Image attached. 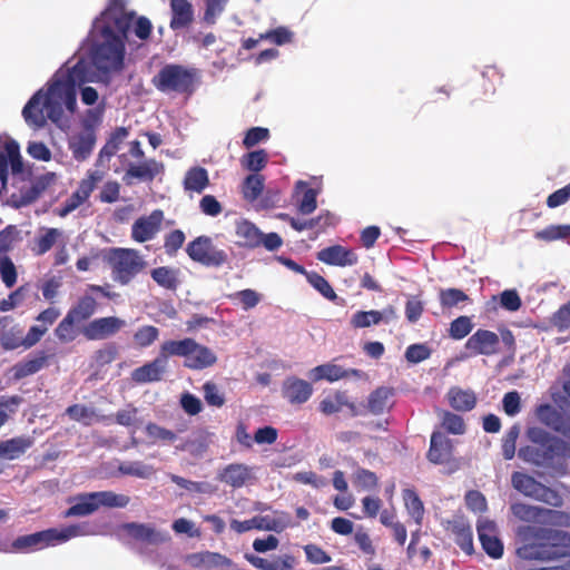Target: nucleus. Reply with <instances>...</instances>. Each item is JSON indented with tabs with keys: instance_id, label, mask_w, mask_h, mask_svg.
<instances>
[{
	"instance_id": "6e6d98bb",
	"label": "nucleus",
	"mask_w": 570,
	"mask_h": 570,
	"mask_svg": "<svg viewBox=\"0 0 570 570\" xmlns=\"http://www.w3.org/2000/svg\"><path fill=\"white\" fill-rule=\"evenodd\" d=\"M268 161V155L266 150L258 149L246 154L242 158V166L250 171H261Z\"/></svg>"
},
{
	"instance_id": "7c9ffc66",
	"label": "nucleus",
	"mask_w": 570,
	"mask_h": 570,
	"mask_svg": "<svg viewBox=\"0 0 570 570\" xmlns=\"http://www.w3.org/2000/svg\"><path fill=\"white\" fill-rule=\"evenodd\" d=\"M35 444V438L20 435L9 440L0 441V458L3 460H16L22 456Z\"/></svg>"
},
{
	"instance_id": "49530a36",
	"label": "nucleus",
	"mask_w": 570,
	"mask_h": 570,
	"mask_svg": "<svg viewBox=\"0 0 570 570\" xmlns=\"http://www.w3.org/2000/svg\"><path fill=\"white\" fill-rule=\"evenodd\" d=\"M118 472L122 475L149 479L156 473V470L150 464H145L140 461H134L120 463L118 466Z\"/></svg>"
},
{
	"instance_id": "4d7b16f0",
	"label": "nucleus",
	"mask_w": 570,
	"mask_h": 570,
	"mask_svg": "<svg viewBox=\"0 0 570 570\" xmlns=\"http://www.w3.org/2000/svg\"><path fill=\"white\" fill-rule=\"evenodd\" d=\"M159 337V330L154 325H144L134 334V342L140 348H146L154 344Z\"/></svg>"
},
{
	"instance_id": "e2e57ef3",
	"label": "nucleus",
	"mask_w": 570,
	"mask_h": 570,
	"mask_svg": "<svg viewBox=\"0 0 570 570\" xmlns=\"http://www.w3.org/2000/svg\"><path fill=\"white\" fill-rule=\"evenodd\" d=\"M520 435L519 424H513L502 439V455L505 460H512L515 455V444Z\"/></svg>"
},
{
	"instance_id": "dca6fc26",
	"label": "nucleus",
	"mask_w": 570,
	"mask_h": 570,
	"mask_svg": "<svg viewBox=\"0 0 570 570\" xmlns=\"http://www.w3.org/2000/svg\"><path fill=\"white\" fill-rule=\"evenodd\" d=\"M476 531L484 552L493 559H500L503 556V543L499 538L497 523L489 519H480Z\"/></svg>"
},
{
	"instance_id": "f3484780",
	"label": "nucleus",
	"mask_w": 570,
	"mask_h": 570,
	"mask_svg": "<svg viewBox=\"0 0 570 570\" xmlns=\"http://www.w3.org/2000/svg\"><path fill=\"white\" fill-rule=\"evenodd\" d=\"M500 337L497 333L479 328L466 341L465 348L473 355H494L499 352Z\"/></svg>"
},
{
	"instance_id": "0e129e2a",
	"label": "nucleus",
	"mask_w": 570,
	"mask_h": 570,
	"mask_svg": "<svg viewBox=\"0 0 570 570\" xmlns=\"http://www.w3.org/2000/svg\"><path fill=\"white\" fill-rule=\"evenodd\" d=\"M473 323L469 316H459L450 324L449 336L453 340H462L470 334Z\"/></svg>"
},
{
	"instance_id": "393cba45",
	"label": "nucleus",
	"mask_w": 570,
	"mask_h": 570,
	"mask_svg": "<svg viewBox=\"0 0 570 570\" xmlns=\"http://www.w3.org/2000/svg\"><path fill=\"white\" fill-rule=\"evenodd\" d=\"M121 530L136 541L145 542L148 544H160L168 539L165 533L157 531L154 527L145 523H124L121 525Z\"/></svg>"
},
{
	"instance_id": "37998d69",
	"label": "nucleus",
	"mask_w": 570,
	"mask_h": 570,
	"mask_svg": "<svg viewBox=\"0 0 570 570\" xmlns=\"http://www.w3.org/2000/svg\"><path fill=\"white\" fill-rule=\"evenodd\" d=\"M151 278L163 288L175 291L178 287V271L168 266L156 267L150 272Z\"/></svg>"
},
{
	"instance_id": "9d476101",
	"label": "nucleus",
	"mask_w": 570,
	"mask_h": 570,
	"mask_svg": "<svg viewBox=\"0 0 570 570\" xmlns=\"http://www.w3.org/2000/svg\"><path fill=\"white\" fill-rule=\"evenodd\" d=\"M563 392L570 399V380L564 382ZM535 416L540 423L570 442V414L557 410L549 403H543L535 407Z\"/></svg>"
},
{
	"instance_id": "1a4fd4ad",
	"label": "nucleus",
	"mask_w": 570,
	"mask_h": 570,
	"mask_svg": "<svg viewBox=\"0 0 570 570\" xmlns=\"http://www.w3.org/2000/svg\"><path fill=\"white\" fill-rule=\"evenodd\" d=\"M511 482L513 488L525 497L552 507H560L562 504V499L556 490L542 484L529 474L514 472L511 476Z\"/></svg>"
},
{
	"instance_id": "a878e982",
	"label": "nucleus",
	"mask_w": 570,
	"mask_h": 570,
	"mask_svg": "<svg viewBox=\"0 0 570 570\" xmlns=\"http://www.w3.org/2000/svg\"><path fill=\"white\" fill-rule=\"evenodd\" d=\"M317 259L335 266H351L357 263V255L348 248L341 245H333L321 249Z\"/></svg>"
},
{
	"instance_id": "72a5a7b5",
	"label": "nucleus",
	"mask_w": 570,
	"mask_h": 570,
	"mask_svg": "<svg viewBox=\"0 0 570 570\" xmlns=\"http://www.w3.org/2000/svg\"><path fill=\"white\" fill-rule=\"evenodd\" d=\"M170 7L173 12L170 20L171 29H183L193 22L194 12L191 3L188 0H171Z\"/></svg>"
},
{
	"instance_id": "774afa93",
	"label": "nucleus",
	"mask_w": 570,
	"mask_h": 570,
	"mask_svg": "<svg viewBox=\"0 0 570 570\" xmlns=\"http://www.w3.org/2000/svg\"><path fill=\"white\" fill-rule=\"evenodd\" d=\"M118 356V347L115 343H108L95 351L92 358L97 366H105L112 363Z\"/></svg>"
},
{
	"instance_id": "69168bd1",
	"label": "nucleus",
	"mask_w": 570,
	"mask_h": 570,
	"mask_svg": "<svg viewBox=\"0 0 570 570\" xmlns=\"http://www.w3.org/2000/svg\"><path fill=\"white\" fill-rule=\"evenodd\" d=\"M29 292V285L24 284L11 292L7 298L0 302V312H9L23 303L26 295Z\"/></svg>"
},
{
	"instance_id": "412c9836",
	"label": "nucleus",
	"mask_w": 570,
	"mask_h": 570,
	"mask_svg": "<svg viewBox=\"0 0 570 570\" xmlns=\"http://www.w3.org/2000/svg\"><path fill=\"white\" fill-rule=\"evenodd\" d=\"M445 530L453 537L454 542L466 554L474 552L473 532L470 523L463 517H454L446 521Z\"/></svg>"
},
{
	"instance_id": "5701e85b",
	"label": "nucleus",
	"mask_w": 570,
	"mask_h": 570,
	"mask_svg": "<svg viewBox=\"0 0 570 570\" xmlns=\"http://www.w3.org/2000/svg\"><path fill=\"white\" fill-rule=\"evenodd\" d=\"M452 452V441L441 432H433L430 440V448L426 453L428 460L433 464H444L450 462Z\"/></svg>"
},
{
	"instance_id": "0eeeda50",
	"label": "nucleus",
	"mask_w": 570,
	"mask_h": 570,
	"mask_svg": "<svg viewBox=\"0 0 570 570\" xmlns=\"http://www.w3.org/2000/svg\"><path fill=\"white\" fill-rule=\"evenodd\" d=\"M108 263L114 281L121 285L129 284L147 265L139 252L132 248H112Z\"/></svg>"
},
{
	"instance_id": "bb28decb",
	"label": "nucleus",
	"mask_w": 570,
	"mask_h": 570,
	"mask_svg": "<svg viewBox=\"0 0 570 570\" xmlns=\"http://www.w3.org/2000/svg\"><path fill=\"white\" fill-rule=\"evenodd\" d=\"M12 323L13 320L10 316L0 317V344L6 351L17 350L23 345V328Z\"/></svg>"
},
{
	"instance_id": "423d86ee",
	"label": "nucleus",
	"mask_w": 570,
	"mask_h": 570,
	"mask_svg": "<svg viewBox=\"0 0 570 570\" xmlns=\"http://www.w3.org/2000/svg\"><path fill=\"white\" fill-rule=\"evenodd\" d=\"M173 356L184 357V366L200 371L212 367L217 362V356L208 346L199 344L191 337L183 340H168Z\"/></svg>"
},
{
	"instance_id": "4be33fe9",
	"label": "nucleus",
	"mask_w": 570,
	"mask_h": 570,
	"mask_svg": "<svg viewBox=\"0 0 570 570\" xmlns=\"http://www.w3.org/2000/svg\"><path fill=\"white\" fill-rule=\"evenodd\" d=\"M253 479V469L244 463H230L217 473L218 481L234 489L245 487Z\"/></svg>"
},
{
	"instance_id": "a18cd8bd",
	"label": "nucleus",
	"mask_w": 570,
	"mask_h": 570,
	"mask_svg": "<svg viewBox=\"0 0 570 570\" xmlns=\"http://www.w3.org/2000/svg\"><path fill=\"white\" fill-rule=\"evenodd\" d=\"M90 497L91 492L79 494L76 499L77 502L66 510L65 517H86L96 512L97 504Z\"/></svg>"
},
{
	"instance_id": "338daca9",
	"label": "nucleus",
	"mask_w": 570,
	"mask_h": 570,
	"mask_svg": "<svg viewBox=\"0 0 570 570\" xmlns=\"http://www.w3.org/2000/svg\"><path fill=\"white\" fill-rule=\"evenodd\" d=\"M294 33L286 27L281 26L259 35V39L268 40L277 46L292 42Z\"/></svg>"
},
{
	"instance_id": "c85d7f7f",
	"label": "nucleus",
	"mask_w": 570,
	"mask_h": 570,
	"mask_svg": "<svg viewBox=\"0 0 570 570\" xmlns=\"http://www.w3.org/2000/svg\"><path fill=\"white\" fill-rule=\"evenodd\" d=\"M47 184L42 179H37L28 186H22L17 193H12L8 204L13 208L26 207L35 203L45 191Z\"/></svg>"
},
{
	"instance_id": "ea45409f",
	"label": "nucleus",
	"mask_w": 570,
	"mask_h": 570,
	"mask_svg": "<svg viewBox=\"0 0 570 570\" xmlns=\"http://www.w3.org/2000/svg\"><path fill=\"white\" fill-rule=\"evenodd\" d=\"M66 414L70 420L80 422L83 425L88 426L92 423V421H107L110 416L107 415H98L92 407H88L83 404H72L66 409Z\"/></svg>"
},
{
	"instance_id": "864d4df0",
	"label": "nucleus",
	"mask_w": 570,
	"mask_h": 570,
	"mask_svg": "<svg viewBox=\"0 0 570 570\" xmlns=\"http://www.w3.org/2000/svg\"><path fill=\"white\" fill-rule=\"evenodd\" d=\"M381 323L379 311H357L351 317L350 324L353 328H365Z\"/></svg>"
},
{
	"instance_id": "3c124183",
	"label": "nucleus",
	"mask_w": 570,
	"mask_h": 570,
	"mask_svg": "<svg viewBox=\"0 0 570 570\" xmlns=\"http://www.w3.org/2000/svg\"><path fill=\"white\" fill-rule=\"evenodd\" d=\"M21 240L20 230L14 225H8L0 230V257L14 248V245Z\"/></svg>"
},
{
	"instance_id": "c756f323",
	"label": "nucleus",
	"mask_w": 570,
	"mask_h": 570,
	"mask_svg": "<svg viewBox=\"0 0 570 570\" xmlns=\"http://www.w3.org/2000/svg\"><path fill=\"white\" fill-rule=\"evenodd\" d=\"M51 534L52 532L48 531L47 529L31 534L20 535L12 541V550L26 553L43 549L51 546Z\"/></svg>"
},
{
	"instance_id": "de8ad7c7",
	"label": "nucleus",
	"mask_w": 570,
	"mask_h": 570,
	"mask_svg": "<svg viewBox=\"0 0 570 570\" xmlns=\"http://www.w3.org/2000/svg\"><path fill=\"white\" fill-rule=\"evenodd\" d=\"M344 404H347V394L344 391H336L324 397L318 405V410L325 415L338 413Z\"/></svg>"
},
{
	"instance_id": "473e14b6",
	"label": "nucleus",
	"mask_w": 570,
	"mask_h": 570,
	"mask_svg": "<svg viewBox=\"0 0 570 570\" xmlns=\"http://www.w3.org/2000/svg\"><path fill=\"white\" fill-rule=\"evenodd\" d=\"M446 399L450 406L459 412H469L476 405V395L472 390H463L459 386H452Z\"/></svg>"
},
{
	"instance_id": "09e8293b",
	"label": "nucleus",
	"mask_w": 570,
	"mask_h": 570,
	"mask_svg": "<svg viewBox=\"0 0 570 570\" xmlns=\"http://www.w3.org/2000/svg\"><path fill=\"white\" fill-rule=\"evenodd\" d=\"M43 107L46 108V117L52 122H58L63 114L62 104L56 92H52V85L49 86L48 91L43 94Z\"/></svg>"
},
{
	"instance_id": "bf43d9fd",
	"label": "nucleus",
	"mask_w": 570,
	"mask_h": 570,
	"mask_svg": "<svg viewBox=\"0 0 570 570\" xmlns=\"http://www.w3.org/2000/svg\"><path fill=\"white\" fill-rule=\"evenodd\" d=\"M535 238L546 242L570 238V225H550L535 233Z\"/></svg>"
},
{
	"instance_id": "e433bc0d",
	"label": "nucleus",
	"mask_w": 570,
	"mask_h": 570,
	"mask_svg": "<svg viewBox=\"0 0 570 570\" xmlns=\"http://www.w3.org/2000/svg\"><path fill=\"white\" fill-rule=\"evenodd\" d=\"M392 387L381 386L375 389L367 397V410L375 415L383 414L391 407L390 399L393 396Z\"/></svg>"
},
{
	"instance_id": "a211bd4d",
	"label": "nucleus",
	"mask_w": 570,
	"mask_h": 570,
	"mask_svg": "<svg viewBox=\"0 0 570 570\" xmlns=\"http://www.w3.org/2000/svg\"><path fill=\"white\" fill-rule=\"evenodd\" d=\"M164 213L160 209L153 210L148 216H141L131 226V238L138 243L153 239L161 227Z\"/></svg>"
},
{
	"instance_id": "58836bf2",
	"label": "nucleus",
	"mask_w": 570,
	"mask_h": 570,
	"mask_svg": "<svg viewBox=\"0 0 570 570\" xmlns=\"http://www.w3.org/2000/svg\"><path fill=\"white\" fill-rule=\"evenodd\" d=\"M79 325V322L66 314L65 317L58 323L53 334L60 343H71L78 337L79 334H81V328Z\"/></svg>"
},
{
	"instance_id": "20e7f679",
	"label": "nucleus",
	"mask_w": 570,
	"mask_h": 570,
	"mask_svg": "<svg viewBox=\"0 0 570 570\" xmlns=\"http://www.w3.org/2000/svg\"><path fill=\"white\" fill-rule=\"evenodd\" d=\"M199 71L180 63H166L151 78V85L165 95L190 97L197 89Z\"/></svg>"
},
{
	"instance_id": "2f4dec72",
	"label": "nucleus",
	"mask_w": 570,
	"mask_h": 570,
	"mask_svg": "<svg viewBox=\"0 0 570 570\" xmlns=\"http://www.w3.org/2000/svg\"><path fill=\"white\" fill-rule=\"evenodd\" d=\"M235 235L237 237V246L248 249L259 247L261 230L252 222L247 219L237 222L235 227Z\"/></svg>"
},
{
	"instance_id": "a19ab883",
	"label": "nucleus",
	"mask_w": 570,
	"mask_h": 570,
	"mask_svg": "<svg viewBox=\"0 0 570 570\" xmlns=\"http://www.w3.org/2000/svg\"><path fill=\"white\" fill-rule=\"evenodd\" d=\"M47 355H45L43 352H40L39 355L32 358L19 362L13 366V377L16 380H21L39 372L47 364Z\"/></svg>"
},
{
	"instance_id": "4c0bfd02",
	"label": "nucleus",
	"mask_w": 570,
	"mask_h": 570,
	"mask_svg": "<svg viewBox=\"0 0 570 570\" xmlns=\"http://www.w3.org/2000/svg\"><path fill=\"white\" fill-rule=\"evenodd\" d=\"M189 560L193 566L205 567L206 569L233 566V561L229 558L212 551L194 553L189 557Z\"/></svg>"
},
{
	"instance_id": "b1692460",
	"label": "nucleus",
	"mask_w": 570,
	"mask_h": 570,
	"mask_svg": "<svg viewBox=\"0 0 570 570\" xmlns=\"http://www.w3.org/2000/svg\"><path fill=\"white\" fill-rule=\"evenodd\" d=\"M43 90L40 89L29 99L22 109V116L29 127L40 129L46 126V108L43 107Z\"/></svg>"
},
{
	"instance_id": "ddd939ff",
	"label": "nucleus",
	"mask_w": 570,
	"mask_h": 570,
	"mask_svg": "<svg viewBox=\"0 0 570 570\" xmlns=\"http://www.w3.org/2000/svg\"><path fill=\"white\" fill-rule=\"evenodd\" d=\"M173 357L168 342L160 344L159 353L155 360L134 370L131 377L136 383L158 382L166 371L168 358Z\"/></svg>"
},
{
	"instance_id": "680f3d73",
	"label": "nucleus",
	"mask_w": 570,
	"mask_h": 570,
	"mask_svg": "<svg viewBox=\"0 0 570 570\" xmlns=\"http://www.w3.org/2000/svg\"><path fill=\"white\" fill-rule=\"evenodd\" d=\"M0 278L7 288H12L17 283V267L9 256L0 257Z\"/></svg>"
},
{
	"instance_id": "603ef678",
	"label": "nucleus",
	"mask_w": 570,
	"mask_h": 570,
	"mask_svg": "<svg viewBox=\"0 0 570 570\" xmlns=\"http://www.w3.org/2000/svg\"><path fill=\"white\" fill-rule=\"evenodd\" d=\"M307 282L318 291L325 298L331 302H335L337 299V295L331 284L316 272L305 273Z\"/></svg>"
},
{
	"instance_id": "c9c22d12",
	"label": "nucleus",
	"mask_w": 570,
	"mask_h": 570,
	"mask_svg": "<svg viewBox=\"0 0 570 570\" xmlns=\"http://www.w3.org/2000/svg\"><path fill=\"white\" fill-rule=\"evenodd\" d=\"M98 303L95 297L85 294L68 309L67 314L80 324L88 321L97 311Z\"/></svg>"
},
{
	"instance_id": "7ed1b4c3",
	"label": "nucleus",
	"mask_w": 570,
	"mask_h": 570,
	"mask_svg": "<svg viewBox=\"0 0 570 570\" xmlns=\"http://www.w3.org/2000/svg\"><path fill=\"white\" fill-rule=\"evenodd\" d=\"M527 435L531 445L521 446L518 455L535 466L564 473L570 460V443L540 428H531Z\"/></svg>"
},
{
	"instance_id": "9b49d317",
	"label": "nucleus",
	"mask_w": 570,
	"mask_h": 570,
	"mask_svg": "<svg viewBox=\"0 0 570 570\" xmlns=\"http://www.w3.org/2000/svg\"><path fill=\"white\" fill-rule=\"evenodd\" d=\"M276 517L272 518L269 515H255L252 519L239 521L233 519L229 523L230 529L237 533H244L250 531L253 529L264 530V531H274L282 532L286 528L293 527L291 515L285 512H276Z\"/></svg>"
},
{
	"instance_id": "13d9d810",
	"label": "nucleus",
	"mask_w": 570,
	"mask_h": 570,
	"mask_svg": "<svg viewBox=\"0 0 570 570\" xmlns=\"http://www.w3.org/2000/svg\"><path fill=\"white\" fill-rule=\"evenodd\" d=\"M439 299L443 308H452L460 303L468 302L470 298L462 289L446 288L440 291Z\"/></svg>"
},
{
	"instance_id": "4468645a",
	"label": "nucleus",
	"mask_w": 570,
	"mask_h": 570,
	"mask_svg": "<svg viewBox=\"0 0 570 570\" xmlns=\"http://www.w3.org/2000/svg\"><path fill=\"white\" fill-rule=\"evenodd\" d=\"M97 135L92 125L85 120L81 130L73 132L68 138V149L76 161L87 160L96 146Z\"/></svg>"
},
{
	"instance_id": "f03ea898",
	"label": "nucleus",
	"mask_w": 570,
	"mask_h": 570,
	"mask_svg": "<svg viewBox=\"0 0 570 570\" xmlns=\"http://www.w3.org/2000/svg\"><path fill=\"white\" fill-rule=\"evenodd\" d=\"M517 539V556L523 560L550 561L570 553V533L563 530L521 525Z\"/></svg>"
},
{
	"instance_id": "f257e3e1",
	"label": "nucleus",
	"mask_w": 570,
	"mask_h": 570,
	"mask_svg": "<svg viewBox=\"0 0 570 570\" xmlns=\"http://www.w3.org/2000/svg\"><path fill=\"white\" fill-rule=\"evenodd\" d=\"M134 18L135 13L126 10L124 0H110L96 20L95 27L102 41L92 47L90 59L87 60L94 79L124 68L125 40Z\"/></svg>"
},
{
	"instance_id": "79ce46f5",
	"label": "nucleus",
	"mask_w": 570,
	"mask_h": 570,
	"mask_svg": "<svg viewBox=\"0 0 570 570\" xmlns=\"http://www.w3.org/2000/svg\"><path fill=\"white\" fill-rule=\"evenodd\" d=\"M402 497L407 513L417 525H421L424 517V504L419 494L413 489H405L402 492Z\"/></svg>"
},
{
	"instance_id": "8fccbe9b",
	"label": "nucleus",
	"mask_w": 570,
	"mask_h": 570,
	"mask_svg": "<svg viewBox=\"0 0 570 570\" xmlns=\"http://www.w3.org/2000/svg\"><path fill=\"white\" fill-rule=\"evenodd\" d=\"M168 478L170 479L171 482L177 484L179 488L185 489L186 491L191 492V493L212 494L216 490L208 482L191 481V480H187L183 476H179V475L173 474V473L168 474Z\"/></svg>"
},
{
	"instance_id": "aec40b11",
	"label": "nucleus",
	"mask_w": 570,
	"mask_h": 570,
	"mask_svg": "<svg viewBox=\"0 0 570 570\" xmlns=\"http://www.w3.org/2000/svg\"><path fill=\"white\" fill-rule=\"evenodd\" d=\"M164 164L154 158L147 159L139 165L130 164L122 177L126 185H132L134 180L151 183L158 175L164 173Z\"/></svg>"
},
{
	"instance_id": "f8f14e48",
	"label": "nucleus",
	"mask_w": 570,
	"mask_h": 570,
	"mask_svg": "<svg viewBox=\"0 0 570 570\" xmlns=\"http://www.w3.org/2000/svg\"><path fill=\"white\" fill-rule=\"evenodd\" d=\"M510 510L517 519L524 522H537L541 519H548L554 524H570V515L557 510L534 507L521 502L512 503Z\"/></svg>"
},
{
	"instance_id": "5fc2aeb1",
	"label": "nucleus",
	"mask_w": 570,
	"mask_h": 570,
	"mask_svg": "<svg viewBox=\"0 0 570 570\" xmlns=\"http://www.w3.org/2000/svg\"><path fill=\"white\" fill-rule=\"evenodd\" d=\"M61 235L58 228H47L45 234L36 239L35 254L40 256L49 252Z\"/></svg>"
},
{
	"instance_id": "cd10ccee",
	"label": "nucleus",
	"mask_w": 570,
	"mask_h": 570,
	"mask_svg": "<svg viewBox=\"0 0 570 570\" xmlns=\"http://www.w3.org/2000/svg\"><path fill=\"white\" fill-rule=\"evenodd\" d=\"M313 381L317 382L326 380L328 382H335L346 377H361L363 372L357 368L345 370L340 365L333 363H326L314 367L311 371Z\"/></svg>"
},
{
	"instance_id": "f704fd0d",
	"label": "nucleus",
	"mask_w": 570,
	"mask_h": 570,
	"mask_svg": "<svg viewBox=\"0 0 570 570\" xmlns=\"http://www.w3.org/2000/svg\"><path fill=\"white\" fill-rule=\"evenodd\" d=\"M208 171L200 166L190 167L184 177L185 191L202 194L209 186Z\"/></svg>"
},
{
	"instance_id": "6e6552de",
	"label": "nucleus",
	"mask_w": 570,
	"mask_h": 570,
	"mask_svg": "<svg viewBox=\"0 0 570 570\" xmlns=\"http://www.w3.org/2000/svg\"><path fill=\"white\" fill-rule=\"evenodd\" d=\"M189 258L206 267H220L228 262L225 250L218 249L209 236L202 235L189 242L186 247Z\"/></svg>"
},
{
	"instance_id": "2eb2a0df",
	"label": "nucleus",
	"mask_w": 570,
	"mask_h": 570,
	"mask_svg": "<svg viewBox=\"0 0 570 570\" xmlns=\"http://www.w3.org/2000/svg\"><path fill=\"white\" fill-rule=\"evenodd\" d=\"M126 322L117 316L95 318L81 327V334L88 341H102L116 335Z\"/></svg>"
},
{
	"instance_id": "6ab92c4d",
	"label": "nucleus",
	"mask_w": 570,
	"mask_h": 570,
	"mask_svg": "<svg viewBox=\"0 0 570 570\" xmlns=\"http://www.w3.org/2000/svg\"><path fill=\"white\" fill-rule=\"evenodd\" d=\"M282 396L292 405L306 403L313 395L312 383L297 376H287L282 384Z\"/></svg>"
},
{
	"instance_id": "39448f33",
	"label": "nucleus",
	"mask_w": 570,
	"mask_h": 570,
	"mask_svg": "<svg viewBox=\"0 0 570 570\" xmlns=\"http://www.w3.org/2000/svg\"><path fill=\"white\" fill-rule=\"evenodd\" d=\"M94 75L90 71V63L86 59H79L76 65L68 69L63 79L52 81V92H56L62 105L73 112L77 105V87L92 82Z\"/></svg>"
},
{
	"instance_id": "052dcab7",
	"label": "nucleus",
	"mask_w": 570,
	"mask_h": 570,
	"mask_svg": "<svg viewBox=\"0 0 570 570\" xmlns=\"http://www.w3.org/2000/svg\"><path fill=\"white\" fill-rule=\"evenodd\" d=\"M264 188V178L261 175H249L243 184V195L248 200H256Z\"/></svg>"
},
{
	"instance_id": "c03bdc74",
	"label": "nucleus",
	"mask_w": 570,
	"mask_h": 570,
	"mask_svg": "<svg viewBox=\"0 0 570 570\" xmlns=\"http://www.w3.org/2000/svg\"><path fill=\"white\" fill-rule=\"evenodd\" d=\"M90 499L95 500L97 504V510L100 507L125 508L130 501L129 497L124 494H117L112 491L91 492Z\"/></svg>"
}]
</instances>
